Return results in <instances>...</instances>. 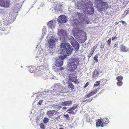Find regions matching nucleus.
Segmentation results:
<instances>
[{"label":"nucleus","mask_w":129,"mask_h":129,"mask_svg":"<svg viewBox=\"0 0 129 129\" xmlns=\"http://www.w3.org/2000/svg\"><path fill=\"white\" fill-rule=\"evenodd\" d=\"M60 53L63 55V56H59V57L56 61L55 65L57 67H60L62 66L63 63V59L66 57L71 54L73 51L72 46L68 43H61ZM64 68L59 67L57 69V70H61Z\"/></svg>","instance_id":"f257e3e1"},{"label":"nucleus","mask_w":129,"mask_h":129,"mask_svg":"<svg viewBox=\"0 0 129 129\" xmlns=\"http://www.w3.org/2000/svg\"><path fill=\"white\" fill-rule=\"evenodd\" d=\"M77 7L79 9H82L85 14L92 15L94 12L93 4L89 0L79 1Z\"/></svg>","instance_id":"f03ea898"},{"label":"nucleus","mask_w":129,"mask_h":129,"mask_svg":"<svg viewBox=\"0 0 129 129\" xmlns=\"http://www.w3.org/2000/svg\"><path fill=\"white\" fill-rule=\"evenodd\" d=\"M79 59L78 57H72L70 59V62L67 67L68 71L73 72L77 68L79 64Z\"/></svg>","instance_id":"7ed1b4c3"},{"label":"nucleus","mask_w":129,"mask_h":129,"mask_svg":"<svg viewBox=\"0 0 129 129\" xmlns=\"http://www.w3.org/2000/svg\"><path fill=\"white\" fill-rule=\"evenodd\" d=\"M49 39L47 40L46 45L49 48L52 49L55 47L56 43L55 35L54 34H50Z\"/></svg>","instance_id":"20e7f679"},{"label":"nucleus","mask_w":129,"mask_h":129,"mask_svg":"<svg viewBox=\"0 0 129 129\" xmlns=\"http://www.w3.org/2000/svg\"><path fill=\"white\" fill-rule=\"evenodd\" d=\"M77 13V14H76V17L79 18V21L77 23L78 24L81 25L82 26L83 25L84 23H86L88 24L89 23V19L88 18L84 17V16L82 15L80 13L78 14V12Z\"/></svg>","instance_id":"39448f33"},{"label":"nucleus","mask_w":129,"mask_h":129,"mask_svg":"<svg viewBox=\"0 0 129 129\" xmlns=\"http://www.w3.org/2000/svg\"><path fill=\"white\" fill-rule=\"evenodd\" d=\"M108 122V119L107 118L99 119L96 121V125L98 127L99 126L103 127Z\"/></svg>","instance_id":"423d86ee"},{"label":"nucleus","mask_w":129,"mask_h":129,"mask_svg":"<svg viewBox=\"0 0 129 129\" xmlns=\"http://www.w3.org/2000/svg\"><path fill=\"white\" fill-rule=\"evenodd\" d=\"M11 5L9 0H0V6L4 8H8Z\"/></svg>","instance_id":"0eeeda50"},{"label":"nucleus","mask_w":129,"mask_h":129,"mask_svg":"<svg viewBox=\"0 0 129 129\" xmlns=\"http://www.w3.org/2000/svg\"><path fill=\"white\" fill-rule=\"evenodd\" d=\"M53 90L56 93L59 94L60 93L63 92L62 90L63 89L62 87L58 84L54 85Z\"/></svg>","instance_id":"6e6552de"},{"label":"nucleus","mask_w":129,"mask_h":129,"mask_svg":"<svg viewBox=\"0 0 129 129\" xmlns=\"http://www.w3.org/2000/svg\"><path fill=\"white\" fill-rule=\"evenodd\" d=\"M57 20L59 23L62 24L67 22L68 20L65 16L62 15L58 17Z\"/></svg>","instance_id":"1a4fd4ad"},{"label":"nucleus","mask_w":129,"mask_h":129,"mask_svg":"<svg viewBox=\"0 0 129 129\" xmlns=\"http://www.w3.org/2000/svg\"><path fill=\"white\" fill-rule=\"evenodd\" d=\"M101 7H99L98 10L99 11H103L106 10L108 8V4L107 2H104L103 1L101 5Z\"/></svg>","instance_id":"9d476101"},{"label":"nucleus","mask_w":129,"mask_h":129,"mask_svg":"<svg viewBox=\"0 0 129 129\" xmlns=\"http://www.w3.org/2000/svg\"><path fill=\"white\" fill-rule=\"evenodd\" d=\"M71 41V43L73 47L76 51L78 50L79 47V45L78 43L76 40L74 39H73L72 41Z\"/></svg>","instance_id":"9b49d317"},{"label":"nucleus","mask_w":129,"mask_h":129,"mask_svg":"<svg viewBox=\"0 0 129 129\" xmlns=\"http://www.w3.org/2000/svg\"><path fill=\"white\" fill-rule=\"evenodd\" d=\"M77 77L74 74H70L68 78V80L72 82H73L75 83H77V81L76 80Z\"/></svg>","instance_id":"f8f14e48"},{"label":"nucleus","mask_w":129,"mask_h":129,"mask_svg":"<svg viewBox=\"0 0 129 129\" xmlns=\"http://www.w3.org/2000/svg\"><path fill=\"white\" fill-rule=\"evenodd\" d=\"M86 33H82L79 40L81 43L84 42L87 39Z\"/></svg>","instance_id":"ddd939ff"},{"label":"nucleus","mask_w":129,"mask_h":129,"mask_svg":"<svg viewBox=\"0 0 129 129\" xmlns=\"http://www.w3.org/2000/svg\"><path fill=\"white\" fill-rule=\"evenodd\" d=\"M116 80L118 81L117 83V85L118 86H121L122 85L123 82L122 80L123 77L121 76H119L116 78Z\"/></svg>","instance_id":"4468645a"},{"label":"nucleus","mask_w":129,"mask_h":129,"mask_svg":"<svg viewBox=\"0 0 129 129\" xmlns=\"http://www.w3.org/2000/svg\"><path fill=\"white\" fill-rule=\"evenodd\" d=\"M47 114L50 117H51L54 116V115L57 114H58V112L56 111L53 110L51 111H50L47 112Z\"/></svg>","instance_id":"2eb2a0df"},{"label":"nucleus","mask_w":129,"mask_h":129,"mask_svg":"<svg viewBox=\"0 0 129 129\" xmlns=\"http://www.w3.org/2000/svg\"><path fill=\"white\" fill-rule=\"evenodd\" d=\"M48 26L49 27V28L53 29L55 26V21L54 20H52L50 21L47 24Z\"/></svg>","instance_id":"dca6fc26"},{"label":"nucleus","mask_w":129,"mask_h":129,"mask_svg":"<svg viewBox=\"0 0 129 129\" xmlns=\"http://www.w3.org/2000/svg\"><path fill=\"white\" fill-rule=\"evenodd\" d=\"M72 104V101H68L62 102L61 103V105L63 106H71Z\"/></svg>","instance_id":"f3484780"},{"label":"nucleus","mask_w":129,"mask_h":129,"mask_svg":"<svg viewBox=\"0 0 129 129\" xmlns=\"http://www.w3.org/2000/svg\"><path fill=\"white\" fill-rule=\"evenodd\" d=\"M61 6H56L55 8H53V10H52L54 13H57L58 11H62Z\"/></svg>","instance_id":"a211bd4d"},{"label":"nucleus","mask_w":129,"mask_h":129,"mask_svg":"<svg viewBox=\"0 0 129 129\" xmlns=\"http://www.w3.org/2000/svg\"><path fill=\"white\" fill-rule=\"evenodd\" d=\"M94 4H95L96 7L99 8V5H100L103 2V0H94Z\"/></svg>","instance_id":"6ab92c4d"},{"label":"nucleus","mask_w":129,"mask_h":129,"mask_svg":"<svg viewBox=\"0 0 129 129\" xmlns=\"http://www.w3.org/2000/svg\"><path fill=\"white\" fill-rule=\"evenodd\" d=\"M120 49L121 52H127L128 51V49L123 45L120 46Z\"/></svg>","instance_id":"aec40b11"},{"label":"nucleus","mask_w":129,"mask_h":129,"mask_svg":"<svg viewBox=\"0 0 129 129\" xmlns=\"http://www.w3.org/2000/svg\"><path fill=\"white\" fill-rule=\"evenodd\" d=\"M99 75V73L98 71L97 70L95 69L93 72L92 77L93 78L97 77Z\"/></svg>","instance_id":"412c9836"},{"label":"nucleus","mask_w":129,"mask_h":129,"mask_svg":"<svg viewBox=\"0 0 129 129\" xmlns=\"http://www.w3.org/2000/svg\"><path fill=\"white\" fill-rule=\"evenodd\" d=\"M68 87L71 90H73L74 88V85L71 82L68 83Z\"/></svg>","instance_id":"4be33fe9"},{"label":"nucleus","mask_w":129,"mask_h":129,"mask_svg":"<svg viewBox=\"0 0 129 129\" xmlns=\"http://www.w3.org/2000/svg\"><path fill=\"white\" fill-rule=\"evenodd\" d=\"M78 107V105L77 104H75L74 105L71 107L69 109H68L67 112L68 111H72L74 110L75 109H76Z\"/></svg>","instance_id":"5701e85b"},{"label":"nucleus","mask_w":129,"mask_h":129,"mask_svg":"<svg viewBox=\"0 0 129 129\" xmlns=\"http://www.w3.org/2000/svg\"><path fill=\"white\" fill-rule=\"evenodd\" d=\"M82 33H73V35L76 39L79 40Z\"/></svg>","instance_id":"b1692460"},{"label":"nucleus","mask_w":129,"mask_h":129,"mask_svg":"<svg viewBox=\"0 0 129 129\" xmlns=\"http://www.w3.org/2000/svg\"><path fill=\"white\" fill-rule=\"evenodd\" d=\"M36 70V68L35 66L30 67L29 68V71L31 73L34 72Z\"/></svg>","instance_id":"393cba45"},{"label":"nucleus","mask_w":129,"mask_h":129,"mask_svg":"<svg viewBox=\"0 0 129 129\" xmlns=\"http://www.w3.org/2000/svg\"><path fill=\"white\" fill-rule=\"evenodd\" d=\"M58 35L61 34V36L60 37V39L61 40H62L63 41H65V38L64 36H65V34H63V33H58Z\"/></svg>","instance_id":"a878e982"},{"label":"nucleus","mask_w":129,"mask_h":129,"mask_svg":"<svg viewBox=\"0 0 129 129\" xmlns=\"http://www.w3.org/2000/svg\"><path fill=\"white\" fill-rule=\"evenodd\" d=\"M73 32H79L80 31V32H84L82 31L81 30H79L77 28H74L73 30Z\"/></svg>","instance_id":"bb28decb"},{"label":"nucleus","mask_w":129,"mask_h":129,"mask_svg":"<svg viewBox=\"0 0 129 129\" xmlns=\"http://www.w3.org/2000/svg\"><path fill=\"white\" fill-rule=\"evenodd\" d=\"M53 107L55 109L57 110H59L60 108H62L60 106H59L54 105H53Z\"/></svg>","instance_id":"cd10ccee"},{"label":"nucleus","mask_w":129,"mask_h":129,"mask_svg":"<svg viewBox=\"0 0 129 129\" xmlns=\"http://www.w3.org/2000/svg\"><path fill=\"white\" fill-rule=\"evenodd\" d=\"M98 46V44H96L95 45V46H94L92 48H91V50L92 51V52L93 51L94 52L95 50L97 47Z\"/></svg>","instance_id":"c85d7f7f"},{"label":"nucleus","mask_w":129,"mask_h":129,"mask_svg":"<svg viewBox=\"0 0 129 129\" xmlns=\"http://www.w3.org/2000/svg\"><path fill=\"white\" fill-rule=\"evenodd\" d=\"M98 56L99 55L98 54H96L93 58V59L94 60L95 62L96 63L98 62Z\"/></svg>","instance_id":"c756f323"},{"label":"nucleus","mask_w":129,"mask_h":129,"mask_svg":"<svg viewBox=\"0 0 129 129\" xmlns=\"http://www.w3.org/2000/svg\"><path fill=\"white\" fill-rule=\"evenodd\" d=\"M99 89V88H97L95 90H92L91 92V93L93 95L95 94L98 91Z\"/></svg>","instance_id":"7c9ffc66"},{"label":"nucleus","mask_w":129,"mask_h":129,"mask_svg":"<svg viewBox=\"0 0 129 129\" xmlns=\"http://www.w3.org/2000/svg\"><path fill=\"white\" fill-rule=\"evenodd\" d=\"M49 119L47 117H45L44 118L43 121L45 123H47L49 121Z\"/></svg>","instance_id":"2f4dec72"},{"label":"nucleus","mask_w":129,"mask_h":129,"mask_svg":"<svg viewBox=\"0 0 129 129\" xmlns=\"http://www.w3.org/2000/svg\"><path fill=\"white\" fill-rule=\"evenodd\" d=\"M64 117L67 120H69L70 119L69 115L68 114L64 115Z\"/></svg>","instance_id":"473e14b6"},{"label":"nucleus","mask_w":129,"mask_h":129,"mask_svg":"<svg viewBox=\"0 0 129 129\" xmlns=\"http://www.w3.org/2000/svg\"><path fill=\"white\" fill-rule=\"evenodd\" d=\"M111 38H110L107 41V43L108 44V45L109 47H110V44L111 43Z\"/></svg>","instance_id":"72a5a7b5"},{"label":"nucleus","mask_w":129,"mask_h":129,"mask_svg":"<svg viewBox=\"0 0 129 129\" xmlns=\"http://www.w3.org/2000/svg\"><path fill=\"white\" fill-rule=\"evenodd\" d=\"M93 98H89V99H87L86 100H84L83 101V102H90L92 100Z\"/></svg>","instance_id":"f704fd0d"},{"label":"nucleus","mask_w":129,"mask_h":129,"mask_svg":"<svg viewBox=\"0 0 129 129\" xmlns=\"http://www.w3.org/2000/svg\"><path fill=\"white\" fill-rule=\"evenodd\" d=\"M100 82L99 81H96L94 85V86H98L100 84Z\"/></svg>","instance_id":"c9c22d12"},{"label":"nucleus","mask_w":129,"mask_h":129,"mask_svg":"<svg viewBox=\"0 0 129 129\" xmlns=\"http://www.w3.org/2000/svg\"><path fill=\"white\" fill-rule=\"evenodd\" d=\"M58 32H66V31L65 30L60 28L58 29Z\"/></svg>","instance_id":"e433bc0d"},{"label":"nucleus","mask_w":129,"mask_h":129,"mask_svg":"<svg viewBox=\"0 0 129 129\" xmlns=\"http://www.w3.org/2000/svg\"><path fill=\"white\" fill-rule=\"evenodd\" d=\"M92 95H93L92 94H91V93L90 92L89 93L87 94L86 96H85V98H87L89 97H90Z\"/></svg>","instance_id":"4c0bfd02"},{"label":"nucleus","mask_w":129,"mask_h":129,"mask_svg":"<svg viewBox=\"0 0 129 129\" xmlns=\"http://www.w3.org/2000/svg\"><path fill=\"white\" fill-rule=\"evenodd\" d=\"M105 45V44L103 43H102L101 44V45L100 46V48L102 50L103 49Z\"/></svg>","instance_id":"58836bf2"},{"label":"nucleus","mask_w":129,"mask_h":129,"mask_svg":"<svg viewBox=\"0 0 129 129\" xmlns=\"http://www.w3.org/2000/svg\"><path fill=\"white\" fill-rule=\"evenodd\" d=\"M90 53L88 54V57L89 58L90 57H91L93 53V52H92V51L91 50L90 51Z\"/></svg>","instance_id":"ea45409f"},{"label":"nucleus","mask_w":129,"mask_h":129,"mask_svg":"<svg viewBox=\"0 0 129 129\" xmlns=\"http://www.w3.org/2000/svg\"><path fill=\"white\" fill-rule=\"evenodd\" d=\"M40 126L41 128L44 129L45 128V126L43 123H41L40 124Z\"/></svg>","instance_id":"a19ab883"},{"label":"nucleus","mask_w":129,"mask_h":129,"mask_svg":"<svg viewBox=\"0 0 129 129\" xmlns=\"http://www.w3.org/2000/svg\"><path fill=\"white\" fill-rule=\"evenodd\" d=\"M43 101L42 100H40L38 103V104L40 105H41L42 103L43 102Z\"/></svg>","instance_id":"79ce46f5"},{"label":"nucleus","mask_w":129,"mask_h":129,"mask_svg":"<svg viewBox=\"0 0 129 129\" xmlns=\"http://www.w3.org/2000/svg\"><path fill=\"white\" fill-rule=\"evenodd\" d=\"M89 84V82H87L86 83V84H85V85L84 86V88H85V87H87L88 86Z\"/></svg>","instance_id":"37998d69"},{"label":"nucleus","mask_w":129,"mask_h":129,"mask_svg":"<svg viewBox=\"0 0 129 129\" xmlns=\"http://www.w3.org/2000/svg\"><path fill=\"white\" fill-rule=\"evenodd\" d=\"M60 115H58L57 116V117H56L55 118V119L56 120H58V119H60Z\"/></svg>","instance_id":"c03bdc74"},{"label":"nucleus","mask_w":129,"mask_h":129,"mask_svg":"<svg viewBox=\"0 0 129 129\" xmlns=\"http://www.w3.org/2000/svg\"><path fill=\"white\" fill-rule=\"evenodd\" d=\"M118 43H116L115 44L114 46H113V48H115L116 47L117 48L118 47Z\"/></svg>","instance_id":"a18cd8bd"},{"label":"nucleus","mask_w":129,"mask_h":129,"mask_svg":"<svg viewBox=\"0 0 129 129\" xmlns=\"http://www.w3.org/2000/svg\"><path fill=\"white\" fill-rule=\"evenodd\" d=\"M117 38V37L116 36L113 37L112 38V40H116Z\"/></svg>","instance_id":"49530a36"},{"label":"nucleus","mask_w":129,"mask_h":129,"mask_svg":"<svg viewBox=\"0 0 129 129\" xmlns=\"http://www.w3.org/2000/svg\"><path fill=\"white\" fill-rule=\"evenodd\" d=\"M68 113L69 114H74V111H69Z\"/></svg>","instance_id":"de8ad7c7"},{"label":"nucleus","mask_w":129,"mask_h":129,"mask_svg":"<svg viewBox=\"0 0 129 129\" xmlns=\"http://www.w3.org/2000/svg\"><path fill=\"white\" fill-rule=\"evenodd\" d=\"M40 55H37L36 56V58H39V57L40 56Z\"/></svg>","instance_id":"09e8293b"},{"label":"nucleus","mask_w":129,"mask_h":129,"mask_svg":"<svg viewBox=\"0 0 129 129\" xmlns=\"http://www.w3.org/2000/svg\"><path fill=\"white\" fill-rule=\"evenodd\" d=\"M119 22H121L123 24L124 23H125V22L124 21H119Z\"/></svg>","instance_id":"8fccbe9b"},{"label":"nucleus","mask_w":129,"mask_h":129,"mask_svg":"<svg viewBox=\"0 0 129 129\" xmlns=\"http://www.w3.org/2000/svg\"><path fill=\"white\" fill-rule=\"evenodd\" d=\"M46 29V27H44L43 29V31H44Z\"/></svg>","instance_id":"3c124183"},{"label":"nucleus","mask_w":129,"mask_h":129,"mask_svg":"<svg viewBox=\"0 0 129 129\" xmlns=\"http://www.w3.org/2000/svg\"><path fill=\"white\" fill-rule=\"evenodd\" d=\"M67 108L66 107H63V109H67Z\"/></svg>","instance_id":"603ef678"},{"label":"nucleus","mask_w":129,"mask_h":129,"mask_svg":"<svg viewBox=\"0 0 129 129\" xmlns=\"http://www.w3.org/2000/svg\"><path fill=\"white\" fill-rule=\"evenodd\" d=\"M118 23L116 22V23H116V24H115V25L117 24H118Z\"/></svg>","instance_id":"864d4df0"},{"label":"nucleus","mask_w":129,"mask_h":129,"mask_svg":"<svg viewBox=\"0 0 129 129\" xmlns=\"http://www.w3.org/2000/svg\"><path fill=\"white\" fill-rule=\"evenodd\" d=\"M127 11H129V8L127 9Z\"/></svg>","instance_id":"5fc2aeb1"},{"label":"nucleus","mask_w":129,"mask_h":129,"mask_svg":"<svg viewBox=\"0 0 129 129\" xmlns=\"http://www.w3.org/2000/svg\"><path fill=\"white\" fill-rule=\"evenodd\" d=\"M127 11H129V8L127 9Z\"/></svg>","instance_id":"6e6d98bb"},{"label":"nucleus","mask_w":129,"mask_h":129,"mask_svg":"<svg viewBox=\"0 0 129 129\" xmlns=\"http://www.w3.org/2000/svg\"><path fill=\"white\" fill-rule=\"evenodd\" d=\"M127 11H129V8L127 9Z\"/></svg>","instance_id":"4d7b16f0"},{"label":"nucleus","mask_w":129,"mask_h":129,"mask_svg":"<svg viewBox=\"0 0 129 129\" xmlns=\"http://www.w3.org/2000/svg\"><path fill=\"white\" fill-rule=\"evenodd\" d=\"M59 129H64L62 128H60Z\"/></svg>","instance_id":"13d9d810"}]
</instances>
